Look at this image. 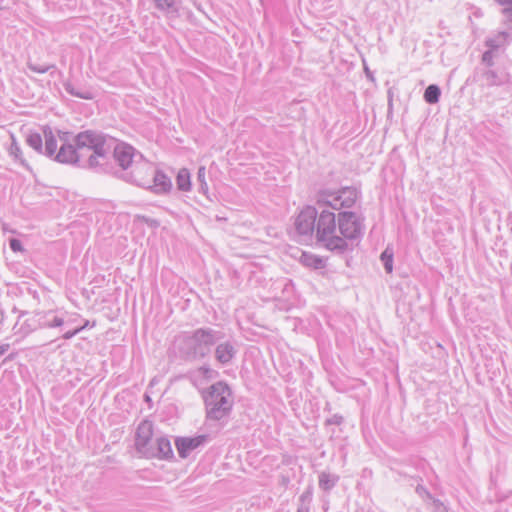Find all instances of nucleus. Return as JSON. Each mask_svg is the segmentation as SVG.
Instances as JSON below:
<instances>
[{"instance_id":"1","label":"nucleus","mask_w":512,"mask_h":512,"mask_svg":"<svg viewBox=\"0 0 512 512\" xmlns=\"http://www.w3.org/2000/svg\"><path fill=\"white\" fill-rule=\"evenodd\" d=\"M76 144V165L83 168L103 166L111 153V140L103 133L86 130L74 137Z\"/></svg>"},{"instance_id":"2","label":"nucleus","mask_w":512,"mask_h":512,"mask_svg":"<svg viewBox=\"0 0 512 512\" xmlns=\"http://www.w3.org/2000/svg\"><path fill=\"white\" fill-rule=\"evenodd\" d=\"M224 336L220 330L210 327L198 328L178 337V350L186 360L203 359L211 353L212 347Z\"/></svg>"},{"instance_id":"3","label":"nucleus","mask_w":512,"mask_h":512,"mask_svg":"<svg viewBox=\"0 0 512 512\" xmlns=\"http://www.w3.org/2000/svg\"><path fill=\"white\" fill-rule=\"evenodd\" d=\"M338 225L336 224L335 213L327 209H323L317 215L315 226L316 243L335 254H344L349 245L345 239L336 234Z\"/></svg>"},{"instance_id":"4","label":"nucleus","mask_w":512,"mask_h":512,"mask_svg":"<svg viewBox=\"0 0 512 512\" xmlns=\"http://www.w3.org/2000/svg\"><path fill=\"white\" fill-rule=\"evenodd\" d=\"M203 397L208 420L220 421L229 416L233 407V398L226 383L222 381L214 383Z\"/></svg>"},{"instance_id":"5","label":"nucleus","mask_w":512,"mask_h":512,"mask_svg":"<svg viewBox=\"0 0 512 512\" xmlns=\"http://www.w3.org/2000/svg\"><path fill=\"white\" fill-rule=\"evenodd\" d=\"M357 199V191L353 188H344L339 192L321 191L317 196V204L340 210L351 208Z\"/></svg>"},{"instance_id":"6","label":"nucleus","mask_w":512,"mask_h":512,"mask_svg":"<svg viewBox=\"0 0 512 512\" xmlns=\"http://www.w3.org/2000/svg\"><path fill=\"white\" fill-rule=\"evenodd\" d=\"M154 172L153 165L144 159L143 155L139 160H135L133 167L128 172L119 175L123 180L134 183L140 187H151V176Z\"/></svg>"},{"instance_id":"7","label":"nucleus","mask_w":512,"mask_h":512,"mask_svg":"<svg viewBox=\"0 0 512 512\" xmlns=\"http://www.w3.org/2000/svg\"><path fill=\"white\" fill-rule=\"evenodd\" d=\"M338 230L342 235L341 238L347 240H355L361 237L363 232V224L354 212H340L338 214Z\"/></svg>"},{"instance_id":"8","label":"nucleus","mask_w":512,"mask_h":512,"mask_svg":"<svg viewBox=\"0 0 512 512\" xmlns=\"http://www.w3.org/2000/svg\"><path fill=\"white\" fill-rule=\"evenodd\" d=\"M318 212L315 207H305L295 220V229L302 241L311 240L315 235Z\"/></svg>"},{"instance_id":"9","label":"nucleus","mask_w":512,"mask_h":512,"mask_svg":"<svg viewBox=\"0 0 512 512\" xmlns=\"http://www.w3.org/2000/svg\"><path fill=\"white\" fill-rule=\"evenodd\" d=\"M109 139L112 144L113 140L111 138ZM111 152L118 166L121 168L119 175L123 172H128L133 167L135 160H139L142 156L133 146L124 142L117 143L114 147L111 146Z\"/></svg>"},{"instance_id":"10","label":"nucleus","mask_w":512,"mask_h":512,"mask_svg":"<svg viewBox=\"0 0 512 512\" xmlns=\"http://www.w3.org/2000/svg\"><path fill=\"white\" fill-rule=\"evenodd\" d=\"M153 443V423L149 420H143L136 430L135 447L138 452L145 456Z\"/></svg>"},{"instance_id":"11","label":"nucleus","mask_w":512,"mask_h":512,"mask_svg":"<svg viewBox=\"0 0 512 512\" xmlns=\"http://www.w3.org/2000/svg\"><path fill=\"white\" fill-rule=\"evenodd\" d=\"M210 440L206 434L195 437H179L175 440V446L181 458H187L192 451L205 445Z\"/></svg>"},{"instance_id":"12","label":"nucleus","mask_w":512,"mask_h":512,"mask_svg":"<svg viewBox=\"0 0 512 512\" xmlns=\"http://www.w3.org/2000/svg\"><path fill=\"white\" fill-rule=\"evenodd\" d=\"M145 456L148 458H171L173 456V450L170 440L164 436L156 438Z\"/></svg>"},{"instance_id":"13","label":"nucleus","mask_w":512,"mask_h":512,"mask_svg":"<svg viewBox=\"0 0 512 512\" xmlns=\"http://www.w3.org/2000/svg\"><path fill=\"white\" fill-rule=\"evenodd\" d=\"M477 81L481 87L500 86L509 81V75L505 72L498 73L491 69H485L480 73Z\"/></svg>"},{"instance_id":"14","label":"nucleus","mask_w":512,"mask_h":512,"mask_svg":"<svg viewBox=\"0 0 512 512\" xmlns=\"http://www.w3.org/2000/svg\"><path fill=\"white\" fill-rule=\"evenodd\" d=\"M41 328H56L62 326L65 321L63 317L57 315L54 311H39L35 313V321Z\"/></svg>"},{"instance_id":"15","label":"nucleus","mask_w":512,"mask_h":512,"mask_svg":"<svg viewBox=\"0 0 512 512\" xmlns=\"http://www.w3.org/2000/svg\"><path fill=\"white\" fill-rule=\"evenodd\" d=\"M236 348L230 341L218 343L215 348V359L222 365L229 364L236 355Z\"/></svg>"},{"instance_id":"16","label":"nucleus","mask_w":512,"mask_h":512,"mask_svg":"<svg viewBox=\"0 0 512 512\" xmlns=\"http://www.w3.org/2000/svg\"><path fill=\"white\" fill-rule=\"evenodd\" d=\"M151 187H148L149 189H152L157 194L160 193H167L172 188V182L168 176H166L162 171L157 170L154 168V172L151 176Z\"/></svg>"},{"instance_id":"17","label":"nucleus","mask_w":512,"mask_h":512,"mask_svg":"<svg viewBox=\"0 0 512 512\" xmlns=\"http://www.w3.org/2000/svg\"><path fill=\"white\" fill-rule=\"evenodd\" d=\"M54 160L62 164H76V144L74 143L73 145L63 142L57 154H55Z\"/></svg>"},{"instance_id":"18","label":"nucleus","mask_w":512,"mask_h":512,"mask_svg":"<svg viewBox=\"0 0 512 512\" xmlns=\"http://www.w3.org/2000/svg\"><path fill=\"white\" fill-rule=\"evenodd\" d=\"M43 136L45 140V148L43 150L44 155L50 158H55V154H57V140L53 133V130L49 126H45L43 128Z\"/></svg>"},{"instance_id":"19","label":"nucleus","mask_w":512,"mask_h":512,"mask_svg":"<svg viewBox=\"0 0 512 512\" xmlns=\"http://www.w3.org/2000/svg\"><path fill=\"white\" fill-rule=\"evenodd\" d=\"M300 262L305 267L313 268L316 270L326 267V261L324 258L310 252H302L300 256Z\"/></svg>"},{"instance_id":"20","label":"nucleus","mask_w":512,"mask_h":512,"mask_svg":"<svg viewBox=\"0 0 512 512\" xmlns=\"http://www.w3.org/2000/svg\"><path fill=\"white\" fill-rule=\"evenodd\" d=\"M155 7L166 14H177L179 10V0H153Z\"/></svg>"},{"instance_id":"21","label":"nucleus","mask_w":512,"mask_h":512,"mask_svg":"<svg viewBox=\"0 0 512 512\" xmlns=\"http://www.w3.org/2000/svg\"><path fill=\"white\" fill-rule=\"evenodd\" d=\"M339 477L337 475L321 472L319 475V487L324 491H330L338 482Z\"/></svg>"},{"instance_id":"22","label":"nucleus","mask_w":512,"mask_h":512,"mask_svg":"<svg viewBox=\"0 0 512 512\" xmlns=\"http://www.w3.org/2000/svg\"><path fill=\"white\" fill-rule=\"evenodd\" d=\"M177 188L187 192L191 189L190 173L187 169H180L176 177Z\"/></svg>"},{"instance_id":"23","label":"nucleus","mask_w":512,"mask_h":512,"mask_svg":"<svg viewBox=\"0 0 512 512\" xmlns=\"http://www.w3.org/2000/svg\"><path fill=\"white\" fill-rule=\"evenodd\" d=\"M441 90L438 85H429L424 92V100L429 104H435L439 101Z\"/></svg>"},{"instance_id":"24","label":"nucleus","mask_w":512,"mask_h":512,"mask_svg":"<svg viewBox=\"0 0 512 512\" xmlns=\"http://www.w3.org/2000/svg\"><path fill=\"white\" fill-rule=\"evenodd\" d=\"M64 88L67 93H69L70 95H72L74 97H78V98L86 99V100H90L93 98V93L91 91L86 90V89H83V90L76 89L69 82L64 84Z\"/></svg>"},{"instance_id":"25","label":"nucleus","mask_w":512,"mask_h":512,"mask_svg":"<svg viewBox=\"0 0 512 512\" xmlns=\"http://www.w3.org/2000/svg\"><path fill=\"white\" fill-rule=\"evenodd\" d=\"M495 2L503 7L504 21L509 27H512V0H495Z\"/></svg>"},{"instance_id":"26","label":"nucleus","mask_w":512,"mask_h":512,"mask_svg":"<svg viewBox=\"0 0 512 512\" xmlns=\"http://www.w3.org/2000/svg\"><path fill=\"white\" fill-rule=\"evenodd\" d=\"M27 144L32 147L35 151L43 153V140L39 133H31L26 139Z\"/></svg>"},{"instance_id":"27","label":"nucleus","mask_w":512,"mask_h":512,"mask_svg":"<svg viewBox=\"0 0 512 512\" xmlns=\"http://www.w3.org/2000/svg\"><path fill=\"white\" fill-rule=\"evenodd\" d=\"M27 67L35 72V73H40V74H43V73H47V72H50V75L53 76V74L55 73L56 71V66L54 64H50V65H39V64H35V63H32V62H28L27 63Z\"/></svg>"},{"instance_id":"28","label":"nucleus","mask_w":512,"mask_h":512,"mask_svg":"<svg viewBox=\"0 0 512 512\" xmlns=\"http://www.w3.org/2000/svg\"><path fill=\"white\" fill-rule=\"evenodd\" d=\"M381 261L383 262L384 269L387 273H392L393 271V252L389 248H386L381 256Z\"/></svg>"},{"instance_id":"29","label":"nucleus","mask_w":512,"mask_h":512,"mask_svg":"<svg viewBox=\"0 0 512 512\" xmlns=\"http://www.w3.org/2000/svg\"><path fill=\"white\" fill-rule=\"evenodd\" d=\"M35 321V315L32 318H29L24 321L21 329L23 330L24 334L27 335L37 329H40V326H38L37 322Z\"/></svg>"},{"instance_id":"30","label":"nucleus","mask_w":512,"mask_h":512,"mask_svg":"<svg viewBox=\"0 0 512 512\" xmlns=\"http://www.w3.org/2000/svg\"><path fill=\"white\" fill-rule=\"evenodd\" d=\"M430 500L432 501L434 512H449L448 507L439 499L432 497Z\"/></svg>"},{"instance_id":"31","label":"nucleus","mask_w":512,"mask_h":512,"mask_svg":"<svg viewBox=\"0 0 512 512\" xmlns=\"http://www.w3.org/2000/svg\"><path fill=\"white\" fill-rule=\"evenodd\" d=\"M10 154L15 157V159L21 160L20 156L22 154L20 146L15 141L14 137H12V143L10 146Z\"/></svg>"},{"instance_id":"32","label":"nucleus","mask_w":512,"mask_h":512,"mask_svg":"<svg viewBox=\"0 0 512 512\" xmlns=\"http://www.w3.org/2000/svg\"><path fill=\"white\" fill-rule=\"evenodd\" d=\"M9 246H10L11 250L14 252L23 251V246H22L21 241L16 238L10 239Z\"/></svg>"},{"instance_id":"33","label":"nucleus","mask_w":512,"mask_h":512,"mask_svg":"<svg viewBox=\"0 0 512 512\" xmlns=\"http://www.w3.org/2000/svg\"><path fill=\"white\" fill-rule=\"evenodd\" d=\"M415 491L421 497H426L428 499H432L433 497L431 493L423 485H417Z\"/></svg>"},{"instance_id":"34","label":"nucleus","mask_w":512,"mask_h":512,"mask_svg":"<svg viewBox=\"0 0 512 512\" xmlns=\"http://www.w3.org/2000/svg\"><path fill=\"white\" fill-rule=\"evenodd\" d=\"M482 62L487 64L488 66L493 65V53L492 51L488 50L485 51L482 55Z\"/></svg>"},{"instance_id":"35","label":"nucleus","mask_w":512,"mask_h":512,"mask_svg":"<svg viewBox=\"0 0 512 512\" xmlns=\"http://www.w3.org/2000/svg\"><path fill=\"white\" fill-rule=\"evenodd\" d=\"M84 328H85V326H81L74 330H69V331L65 332L62 337L66 340H69V339L73 338L75 335H77L78 333H80Z\"/></svg>"},{"instance_id":"36","label":"nucleus","mask_w":512,"mask_h":512,"mask_svg":"<svg viewBox=\"0 0 512 512\" xmlns=\"http://www.w3.org/2000/svg\"><path fill=\"white\" fill-rule=\"evenodd\" d=\"M205 178H206V169L204 166H201V167H199L198 172H197V180L199 181V183H204V182H206Z\"/></svg>"},{"instance_id":"37","label":"nucleus","mask_w":512,"mask_h":512,"mask_svg":"<svg viewBox=\"0 0 512 512\" xmlns=\"http://www.w3.org/2000/svg\"><path fill=\"white\" fill-rule=\"evenodd\" d=\"M342 421H343V417L341 415L335 414L327 420V423L333 424V425H340L342 423Z\"/></svg>"},{"instance_id":"38","label":"nucleus","mask_w":512,"mask_h":512,"mask_svg":"<svg viewBox=\"0 0 512 512\" xmlns=\"http://www.w3.org/2000/svg\"><path fill=\"white\" fill-rule=\"evenodd\" d=\"M299 501L300 503H306L307 505H309L310 501H311V495L310 493H303L300 498H299Z\"/></svg>"},{"instance_id":"39","label":"nucleus","mask_w":512,"mask_h":512,"mask_svg":"<svg viewBox=\"0 0 512 512\" xmlns=\"http://www.w3.org/2000/svg\"><path fill=\"white\" fill-rule=\"evenodd\" d=\"M309 511H310L309 505H307L306 503L299 504L297 512H309Z\"/></svg>"},{"instance_id":"40","label":"nucleus","mask_w":512,"mask_h":512,"mask_svg":"<svg viewBox=\"0 0 512 512\" xmlns=\"http://www.w3.org/2000/svg\"><path fill=\"white\" fill-rule=\"evenodd\" d=\"M10 345L8 343H5V344H1L0 345V357L6 352L8 351Z\"/></svg>"},{"instance_id":"41","label":"nucleus","mask_w":512,"mask_h":512,"mask_svg":"<svg viewBox=\"0 0 512 512\" xmlns=\"http://www.w3.org/2000/svg\"><path fill=\"white\" fill-rule=\"evenodd\" d=\"M5 312L4 310L0 307V328L3 326L4 322H5Z\"/></svg>"},{"instance_id":"42","label":"nucleus","mask_w":512,"mask_h":512,"mask_svg":"<svg viewBox=\"0 0 512 512\" xmlns=\"http://www.w3.org/2000/svg\"><path fill=\"white\" fill-rule=\"evenodd\" d=\"M200 371L202 372L203 375L207 376L209 373L213 372L212 369L210 367H207V366H203L200 368Z\"/></svg>"},{"instance_id":"43","label":"nucleus","mask_w":512,"mask_h":512,"mask_svg":"<svg viewBox=\"0 0 512 512\" xmlns=\"http://www.w3.org/2000/svg\"><path fill=\"white\" fill-rule=\"evenodd\" d=\"M200 191L203 193H206L208 191V184L207 182L200 183Z\"/></svg>"},{"instance_id":"44","label":"nucleus","mask_w":512,"mask_h":512,"mask_svg":"<svg viewBox=\"0 0 512 512\" xmlns=\"http://www.w3.org/2000/svg\"><path fill=\"white\" fill-rule=\"evenodd\" d=\"M25 314H26V312H25V311H21V312H20L19 317H22V316H24Z\"/></svg>"}]
</instances>
